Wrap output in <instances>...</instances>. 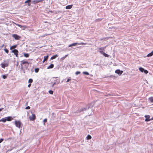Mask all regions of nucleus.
Listing matches in <instances>:
<instances>
[{
	"label": "nucleus",
	"mask_w": 153,
	"mask_h": 153,
	"mask_svg": "<svg viewBox=\"0 0 153 153\" xmlns=\"http://www.w3.org/2000/svg\"><path fill=\"white\" fill-rule=\"evenodd\" d=\"M145 117L146 118L145 121L146 122L150 121L151 120L150 119V116L149 115H146L145 116Z\"/></svg>",
	"instance_id": "nucleus-9"
},
{
	"label": "nucleus",
	"mask_w": 153,
	"mask_h": 153,
	"mask_svg": "<svg viewBox=\"0 0 153 153\" xmlns=\"http://www.w3.org/2000/svg\"><path fill=\"white\" fill-rule=\"evenodd\" d=\"M17 26L20 27L21 28H22L23 30H25L26 28L27 27L25 26H22L20 25H17Z\"/></svg>",
	"instance_id": "nucleus-12"
},
{
	"label": "nucleus",
	"mask_w": 153,
	"mask_h": 153,
	"mask_svg": "<svg viewBox=\"0 0 153 153\" xmlns=\"http://www.w3.org/2000/svg\"><path fill=\"white\" fill-rule=\"evenodd\" d=\"M80 73V71H77L75 73V74L76 75H77Z\"/></svg>",
	"instance_id": "nucleus-34"
},
{
	"label": "nucleus",
	"mask_w": 153,
	"mask_h": 153,
	"mask_svg": "<svg viewBox=\"0 0 153 153\" xmlns=\"http://www.w3.org/2000/svg\"><path fill=\"white\" fill-rule=\"evenodd\" d=\"M4 51L7 53H8L9 52V51L7 49H4Z\"/></svg>",
	"instance_id": "nucleus-33"
},
{
	"label": "nucleus",
	"mask_w": 153,
	"mask_h": 153,
	"mask_svg": "<svg viewBox=\"0 0 153 153\" xmlns=\"http://www.w3.org/2000/svg\"><path fill=\"white\" fill-rule=\"evenodd\" d=\"M72 7V5H69L66 7V9H71Z\"/></svg>",
	"instance_id": "nucleus-17"
},
{
	"label": "nucleus",
	"mask_w": 153,
	"mask_h": 153,
	"mask_svg": "<svg viewBox=\"0 0 153 153\" xmlns=\"http://www.w3.org/2000/svg\"><path fill=\"white\" fill-rule=\"evenodd\" d=\"M58 78L57 77H53V78Z\"/></svg>",
	"instance_id": "nucleus-44"
},
{
	"label": "nucleus",
	"mask_w": 153,
	"mask_h": 153,
	"mask_svg": "<svg viewBox=\"0 0 153 153\" xmlns=\"http://www.w3.org/2000/svg\"><path fill=\"white\" fill-rule=\"evenodd\" d=\"M25 66L26 68H27V67H27V65L26 64H25Z\"/></svg>",
	"instance_id": "nucleus-42"
},
{
	"label": "nucleus",
	"mask_w": 153,
	"mask_h": 153,
	"mask_svg": "<svg viewBox=\"0 0 153 153\" xmlns=\"http://www.w3.org/2000/svg\"><path fill=\"white\" fill-rule=\"evenodd\" d=\"M87 139L88 140L91 139V136L90 135H88L87 137Z\"/></svg>",
	"instance_id": "nucleus-24"
},
{
	"label": "nucleus",
	"mask_w": 153,
	"mask_h": 153,
	"mask_svg": "<svg viewBox=\"0 0 153 153\" xmlns=\"http://www.w3.org/2000/svg\"><path fill=\"white\" fill-rule=\"evenodd\" d=\"M42 1V0H34L32 1V3L33 4H35L40 2Z\"/></svg>",
	"instance_id": "nucleus-13"
},
{
	"label": "nucleus",
	"mask_w": 153,
	"mask_h": 153,
	"mask_svg": "<svg viewBox=\"0 0 153 153\" xmlns=\"http://www.w3.org/2000/svg\"><path fill=\"white\" fill-rule=\"evenodd\" d=\"M29 54L28 53H25L24 54V56L26 57H28L29 56Z\"/></svg>",
	"instance_id": "nucleus-26"
},
{
	"label": "nucleus",
	"mask_w": 153,
	"mask_h": 153,
	"mask_svg": "<svg viewBox=\"0 0 153 153\" xmlns=\"http://www.w3.org/2000/svg\"><path fill=\"white\" fill-rule=\"evenodd\" d=\"M39 69L38 68H35V71L36 73H37L39 71Z\"/></svg>",
	"instance_id": "nucleus-29"
},
{
	"label": "nucleus",
	"mask_w": 153,
	"mask_h": 153,
	"mask_svg": "<svg viewBox=\"0 0 153 153\" xmlns=\"http://www.w3.org/2000/svg\"><path fill=\"white\" fill-rule=\"evenodd\" d=\"M1 121H2L1 119L0 120V122H1Z\"/></svg>",
	"instance_id": "nucleus-46"
},
{
	"label": "nucleus",
	"mask_w": 153,
	"mask_h": 153,
	"mask_svg": "<svg viewBox=\"0 0 153 153\" xmlns=\"http://www.w3.org/2000/svg\"><path fill=\"white\" fill-rule=\"evenodd\" d=\"M45 61V60H44L43 62H44Z\"/></svg>",
	"instance_id": "nucleus-45"
},
{
	"label": "nucleus",
	"mask_w": 153,
	"mask_h": 153,
	"mask_svg": "<svg viewBox=\"0 0 153 153\" xmlns=\"http://www.w3.org/2000/svg\"><path fill=\"white\" fill-rule=\"evenodd\" d=\"M58 56V55H54L51 57V59H53L56 58L57 56Z\"/></svg>",
	"instance_id": "nucleus-20"
},
{
	"label": "nucleus",
	"mask_w": 153,
	"mask_h": 153,
	"mask_svg": "<svg viewBox=\"0 0 153 153\" xmlns=\"http://www.w3.org/2000/svg\"><path fill=\"white\" fill-rule=\"evenodd\" d=\"M48 92L50 94H52L53 93V91L51 90H50Z\"/></svg>",
	"instance_id": "nucleus-32"
},
{
	"label": "nucleus",
	"mask_w": 153,
	"mask_h": 153,
	"mask_svg": "<svg viewBox=\"0 0 153 153\" xmlns=\"http://www.w3.org/2000/svg\"><path fill=\"white\" fill-rule=\"evenodd\" d=\"M115 72L119 75H121L123 73V71L119 70H117L115 71Z\"/></svg>",
	"instance_id": "nucleus-8"
},
{
	"label": "nucleus",
	"mask_w": 153,
	"mask_h": 153,
	"mask_svg": "<svg viewBox=\"0 0 153 153\" xmlns=\"http://www.w3.org/2000/svg\"><path fill=\"white\" fill-rule=\"evenodd\" d=\"M139 70L142 72H144L145 74H147L148 73V71L147 70H145L142 67L139 68Z\"/></svg>",
	"instance_id": "nucleus-5"
},
{
	"label": "nucleus",
	"mask_w": 153,
	"mask_h": 153,
	"mask_svg": "<svg viewBox=\"0 0 153 153\" xmlns=\"http://www.w3.org/2000/svg\"><path fill=\"white\" fill-rule=\"evenodd\" d=\"M31 2V0H27L25 2V3H28V6H30V2Z\"/></svg>",
	"instance_id": "nucleus-16"
},
{
	"label": "nucleus",
	"mask_w": 153,
	"mask_h": 153,
	"mask_svg": "<svg viewBox=\"0 0 153 153\" xmlns=\"http://www.w3.org/2000/svg\"><path fill=\"white\" fill-rule=\"evenodd\" d=\"M71 79L70 78H69V79H68L66 81V82H69L70 81V80Z\"/></svg>",
	"instance_id": "nucleus-40"
},
{
	"label": "nucleus",
	"mask_w": 153,
	"mask_h": 153,
	"mask_svg": "<svg viewBox=\"0 0 153 153\" xmlns=\"http://www.w3.org/2000/svg\"><path fill=\"white\" fill-rule=\"evenodd\" d=\"M15 124L16 127H18L19 128H20L21 125V123L20 121H15Z\"/></svg>",
	"instance_id": "nucleus-2"
},
{
	"label": "nucleus",
	"mask_w": 153,
	"mask_h": 153,
	"mask_svg": "<svg viewBox=\"0 0 153 153\" xmlns=\"http://www.w3.org/2000/svg\"><path fill=\"white\" fill-rule=\"evenodd\" d=\"M2 77L4 79H5L7 78V76L5 75H3L2 76Z\"/></svg>",
	"instance_id": "nucleus-35"
},
{
	"label": "nucleus",
	"mask_w": 153,
	"mask_h": 153,
	"mask_svg": "<svg viewBox=\"0 0 153 153\" xmlns=\"http://www.w3.org/2000/svg\"><path fill=\"white\" fill-rule=\"evenodd\" d=\"M79 43H73L72 44H70L68 45V47H70L72 46H75L77 44H78Z\"/></svg>",
	"instance_id": "nucleus-14"
},
{
	"label": "nucleus",
	"mask_w": 153,
	"mask_h": 153,
	"mask_svg": "<svg viewBox=\"0 0 153 153\" xmlns=\"http://www.w3.org/2000/svg\"><path fill=\"white\" fill-rule=\"evenodd\" d=\"M60 80L59 79H56V80L55 82H54L53 85L52 86H53L56 84H59V83Z\"/></svg>",
	"instance_id": "nucleus-11"
},
{
	"label": "nucleus",
	"mask_w": 153,
	"mask_h": 153,
	"mask_svg": "<svg viewBox=\"0 0 153 153\" xmlns=\"http://www.w3.org/2000/svg\"><path fill=\"white\" fill-rule=\"evenodd\" d=\"M48 58V56H44V60L46 61L47 60Z\"/></svg>",
	"instance_id": "nucleus-25"
},
{
	"label": "nucleus",
	"mask_w": 153,
	"mask_h": 153,
	"mask_svg": "<svg viewBox=\"0 0 153 153\" xmlns=\"http://www.w3.org/2000/svg\"><path fill=\"white\" fill-rule=\"evenodd\" d=\"M79 45H85L86 44V43H83V42H81L80 43H79Z\"/></svg>",
	"instance_id": "nucleus-36"
},
{
	"label": "nucleus",
	"mask_w": 153,
	"mask_h": 153,
	"mask_svg": "<svg viewBox=\"0 0 153 153\" xmlns=\"http://www.w3.org/2000/svg\"><path fill=\"white\" fill-rule=\"evenodd\" d=\"M29 118L30 120L33 121L36 119V116L34 114L32 113V115L30 116Z\"/></svg>",
	"instance_id": "nucleus-3"
},
{
	"label": "nucleus",
	"mask_w": 153,
	"mask_h": 153,
	"mask_svg": "<svg viewBox=\"0 0 153 153\" xmlns=\"http://www.w3.org/2000/svg\"><path fill=\"white\" fill-rule=\"evenodd\" d=\"M47 121V119H45L43 120V122L45 123V122H46Z\"/></svg>",
	"instance_id": "nucleus-38"
},
{
	"label": "nucleus",
	"mask_w": 153,
	"mask_h": 153,
	"mask_svg": "<svg viewBox=\"0 0 153 153\" xmlns=\"http://www.w3.org/2000/svg\"><path fill=\"white\" fill-rule=\"evenodd\" d=\"M12 52L14 53V54L16 57L18 56V51L16 49H14L12 51Z\"/></svg>",
	"instance_id": "nucleus-7"
},
{
	"label": "nucleus",
	"mask_w": 153,
	"mask_h": 153,
	"mask_svg": "<svg viewBox=\"0 0 153 153\" xmlns=\"http://www.w3.org/2000/svg\"><path fill=\"white\" fill-rule=\"evenodd\" d=\"M30 106H28L27 107L25 108L26 109H30Z\"/></svg>",
	"instance_id": "nucleus-37"
},
{
	"label": "nucleus",
	"mask_w": 153,
	"mask_h": 153,
	"mask_svg": "<svg viewBox=\"0 0 153 153\" xmlns=\"http://www.w3.org/2000/svg\"><path fill=\"white\" fill-rule=\"evenodd\" d=\"M21 65L22 66V67L23 68V65L25 64L27 65V67H28L29 64V63L26 61L25 60H22L21 61Z\"/></svg>",
	"instance_id": "nucleus-1"
},
{
	"label": "nucleus",
	"mask_w": 153,
	"mask_h": 153,
	"mask_svg": "<svg viewBox=\"0 0 153 153\" xmlns=\"http://www.w3.org/2000/svg\"><path fill=\"white\" fill-rule=\"evenodd\" d=\"M6 121H10L12 120V119H13L12 117H6Z\"/></svg>",
	"instance_id": "nucleus-15"
},
{
	"label": "nucleus",
	"mask_w": 153,
	"mask_h": 153,
	"mask_svg": "<svg viewBox=\"0 0 153 153\" xmlns=\"http://www.w3.org/2000/svg\"><path fill=\"white\" fill-rule=\"evenodd\" d=\"M3 108H0V111H1L2 110Z\"/></svg>",
	"instance_id": "nucleus-43"
},
{
	"label": "nucleus",
	"mask_w": 153,
	"mask_h": 153,
	"mask_svg": "<svg viewBox=\"0 0 153 153\" xmlns=\"http://www.w3.org/2000/svg\"><path fill=\"white\" fill-rule=\"evenodd\" d=\"M82 73L83 74H85V75H89V73L87 72L84 71V72H83Z\"/></svg>",
	"instance_id": "nucleus-28"
},
{
	"label": "nucleus",
	"mask_w": 153,
	"mask_h": 153,
	"mask_svg": "<svg viewBox=\"0 0 153 153\" xmlns=\"http://www.w3.org/2000/svg\"><path fill=\"white\" fill-rule=\"evenodd\" d=\"M86 109L87 108H82L80 109L79 112H81V111H85Z\"/></svg>",
	"instance_id": "nucleus-22"
},
{
	"label": "nucleus",
	"mask_w": 153,
	"mask_h": 153,
	"mask_svg": "<svg viewBox=\"0 0 153 153\" xmlns=\"http://www.w3.org/2000/svg\"><path fill=\"white\" fill-rule=\"evenodd\" d=\"M1 67L3 68H4L6 67H7L8 66V64L7 63H1Z\"/></svg>",
	"instance_id": "nucleus-10"
},
{
	"label": "nucleus",
	"mask_w": 153,
	"mask_h": 153,
	"mask_svg": "<svg viewBox=\"0 0 153 153\" xmlns=\"http://www.w3.org/2000/svg\"><path fill=\"white\" fill-rule=\"evenodd\" d=\"M149 100L151 102H153V97H151L149 98Z\"/></svg>",
	"instance_id": "nucleus-21"
},
{
	"label": "nucleus",
	"mask_w": 153,
	"mask_h": 153,
	"mask_svg": "<svg viewBox=\"0 0 153 153\" xmlns=\"http://www.w3.org/2000/svg\"><path fill=\"white\" fill-rule=\"evenodd\" d=\"M54 65L53 64H51L48 67L47 69H49L50 68H52L53 67Z\"/></svg>",
	"instance_id": "nucleus-19"
},
{
	"label": "nucleus",
	"mask_w": 153,
	"mask_h": 153,
	"mask_svg": "<svg viewBox=\"0 0 153 153\" xmlns=\"http://www.w3.org/2000/svg\"><path fill=\"white\" fill-rule=\"evenodd\" d=\"M31 84H29L28 85V87H30L31 86Z\"/></svg>",
	"instance_id": "nucleus-41"
},
{
	"label": "nucleus",
	"mask_w": 153,
	"mask_h": 153,
	"mask_svg": "<svg viewBox=\"0 0 153 153\" xmlns=\"http://www.w3.org/2000/svg\"><path fill=\"white\" fill-rule=\"evenodd\" d=\"M1 120L2 122H5L6 121V118H3L2 119H1Z\"/></svg>",
	"instance_id": "nucleus-27"
},
{
	"label": "nucleus",
	"mask_w": 153,
	"mask_h": 153,
	"mask_svg": "<svg viewBox=\"0 0 153 153\" xmlns=\"http://www.w3.org/2000/svg\"><path fill=\"white\" fill-rule=\"evenodd\" d=\"M105 48L106 47L100 48L98 49V51L101 54H102L104 52L103 51H104Z\"/></svg>",
	"instance_id": "nucleus-4"
},
{
	"label": "nucleus",
	"mask_w": 153,
	"mask_h": 153,
	"mask_svg": "<svg viewBox=\"0 0 153 153\" xmlns=\"http://www.w3.org/2000/svg\"><path fill=\"white\" fill-rule=\"evenodd\" d=\"M105 57H108L109 55L105 53L104 52L102 54Z\"/></svg>",
	"instance_id": "nucleus-23"
},
{
	"label": "nucleus",
	"mask_w": 153,
	"mask_h": 153,
	"mask_svg": "<svg viewBox=\"0 0 153 153\" xmlns=\"http://www.w3.org/2000/svg\"><path fill=\"white\" fill-rule=\"evenodd\" d=\"M32 82H33V79H29L28 80V82L29 83H31Z\"/></svg>",
	"instance_id": "nucleus-31"
},
{
	"label": "nucleus",
	"mask_w": 153,
	"mask_h": 153,
	"mask_svg": "<svg viewBox=\"0 0 153 153\" xmlns=\"http://www.w3.org/2000/svg\"><path fill=\"white\" fill-rule=\"evenodd\" d=\"M153 55V51L151 52L150 53L148 54L147 56V57H150L152 56Z\"/></svg>",
	"instance_id": "nucleus-18"
},
{
	"label": "nucleus",
	"mask_w": 153,
	"mask_h": 153,
	"mask_svg": "<svg viewBox=\"0 0 153 153\" xmlns=\"http://www.w3.org/2000/svg\"><path fill=\"white\" fill-rule=\"evenodd\" d=\"M16 45H13L12 46L10 47V49H14L16 47Z\"/></svg>",
	"instance_id": "nucleus-30"
},
{
	"label": "nucleus",
	"mask_w": 153,
	"mask_h": 153,
	"mask_svg": "<svg viewBox=\"0 0 153 153\" xmlns=\"http://www.w3.org/2000/svg\"><path fill=\"white\" fill-rule=\"evenodd\" d=\"M4 139H0V143H1L3 140Z\"/></svg>",
	"instance_id": "nucleus-39"
},
{
	"label": "nucleus",
	"mask_w": 153,
	"mask_h": 153,
	"mask_svg": "<svg viewBox=\"0 0 153 153\" xmlns=\"http://www.w3.org/2000/svg\"><path fill=\"white\" fill-rule=\"evenodd\" d=\"M12 37L14 38L16 40H18L21 37L16 34H14L12 35Z\"/></svg>",
	"instance_id": "nucleus-6"
}]
</instances>
